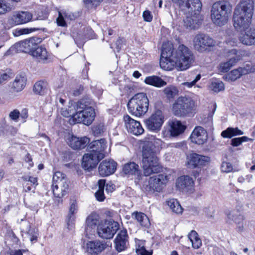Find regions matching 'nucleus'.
I'll use <instances>...</instances> for the list:
<instances>
[{
	"instance_id": "nucleus-31",
	"label": "nucleus",
	"mask_w": 255,
	"mask_h": 255,
	"mask_svg": "<svg viewBox=\"0 0 255 255\" xmlns=\"http://www.w3.org/2000/svg\"><path fill=\"white\" fill-rule=\"evenodd\" d=\"M144 82L147 85L156 88H161L167 84V83L161 77L155 75L146 77L144 80Z\"/></svg>"
},
{
	"instance_id": "nucleus-16",
	"label": "nucleus",
	"mask_w": 255,
	"mask_h": 255,
	"mask_svg": "<svg viewBox=\"0 0 255 255\" xmlns=\"http://www.w3.org/2000/svg\"><path fill=\"white\" fill-rule=\"evenodd\" d=\"M125 126L129 133L136 136L140 135L144 132V129L139 121L134 120L129 115L124 117Z\"/></svg>"
},
{
	"instance_id": "nucleus-3",
	"label": "nucleus",
	"mask_w": 255,
	"mask_h": 255,
	"mask_svg": "<svg viewBox=\"0 0 255 255\" xmlns=\"http://www.w3.org/2000/svg\"><path fill=\"white\" fill-rule=\"evenodd\" d=\"M141 153V165L145 176H149L161 171L162 166L152 142L146 141L144 143Z\"/></svg>"
},
{
	"instance_id": "nucleus-42",
	"label": "nucleus",
	"mask_w": 255,
	"mask_h": 255,
	"mask_svg": "<svg viewBox=\"0 0 255 255\" xmlns=\"http://www.w3.org/2000/svg\"><path fill=\"white\" fill-rule=\"evenodd\" d=\"M106 180L104 179H100L98 181L99 189L95 194L96 199L100 202L103 201L105 199L104 195V187Z\"/></svg>"
},
{
	"instance_id": "nucleus-25",
	"label": "nucleus",
	"mask_w": 255,
	"mask_h": 255,
	"mask_svg": "<svg viewBox=\"0 0 255 255\" xmlns=\"http://www.w3.org/2000/svg\"><path fill=\"white\" fill-rule=\"evenodd\" d=\"M27 79L23 74L16 76L14 80L9 83L10 91L12 93H18L22 91L26 84Z\"/></svg>"
},
{
	"instance_id": "nucleus-12",
	"label": "nucleus",
	"mask_w": 255,
	"mask_h": 255,
	"mask_svg": "<svg viewBox=\"0 0 255 255\" xmlns=\"http://www.w3.org/2000/svg\"><path fill=\"white\" fill-rule=\"evenodd\" d=\"M119 225L117 222L107 221L104 224L98 227V234L100 238L111 239L119 229Z\"/></svg>"
},
{
	"instance_id": "nucleus-62",
	"label": "nucleus",
	"mask_w": 255,
	"mask_h": 255,
	"mask_svg": "<svg viewBox=\"0 0 255 255\" xmlns=\"http://www.w3.org/2000/svg\"><path fill=\"white\" fill-rule=\"evenodd\" d=\"M143 17L147 22H150L152 20V15L149 10H145L143 12Z\"/></svg>"
},
{
	"instance_id": "nucleus-64",
	"label": "nucleus",
	"mask_w": 255,
	"mask_h": 255,
	"mask_svg": "<svg viewBox=\"0 0 255 255\" xmlns=\"http://www.w3.org/2000/svg\"><path fill=\"white\" fill-rule=\"evenodd\" d=\"M64 80L61 78L55 80L54 83V87L55 89H59L63 86Z\"/></svg>"
},
{
	"instance_id": "nucleus-17",
	"label": "nucleus",
	"mask_w": 255,
	"mask_h": 255,
	"mask_svg": "<svg viewBox=\"0 0 255 255\" xmlns=\"http://www.w3.org/2000/svg\"><path fill=\"white\" fill-rule=\"evenodd\" d=\"M226 56L229 59V60L220 65V70L222 72L228 71L241 59V55L236 49L228 51Z\"/></svg>"
},
{
	"instance_id": "nucleus-49",
	"label": "nucleus",
	"mask_w": 255,
	"mask_h": 255,
	"mask_svg": "<svg viewBox=\"0 0 255 255\" xmlns=\"http://www.w3.org/2000/svg\"><path fill=\"white\" fill-rule=\"evenodd\" d=\"M103 0H83L84 3L89 7H96Z\"/></svg>"
},
{
	"instance_id": "nucleus-54",
	"label": "nucleus",
	"mask_w": 255,
	"mask_h": 255,
	"mask_svg": "<svg viewBox=\"0 0 255 255\" xmlns=\"http://www.w3.org/2000/svg\"><path fill=\"white\" fill-rule=\"evenodd\" d=\"M27 235L31 242L33 243L37 241L38 234L35 229H30L27 232Z\"/></svg>"
},
{
	"instance_id": "nucleus-53",
	"label": "nucleus",
	"mask_w": 255,
	"mask_h": 255,
	"mask_svg": "<svg viewBox=\"0 0 255 255\" xmlns=\"http://www.w3.org/2000/svg\"><path fill=\"white\" fill-rule=\"evenodd\" d=\"M10 10V6L4 0H0V15Z\"/></svg>"
},
{
	"instance_id": "nucleus-45",
	"label": "nucleus",
	"mask_w": 255,
	"mask_h": 255,
	"mask_svg": "<svg viewBox=\"0 0 255 255\" xmlns=\"http://www.w3.org/2000/svg\"><path fill=\"white\" fill-rule=\"evenodd\" d=\"M68 17V14L65 11H59L58 16L56 19L57 24L59 26L64 27L66 26L65 19Z\"/></svg>"
},
{
	"instance_id": "nucleus-28",
	"label": "nucleus",
	"mask_w": 255,
	"mask_h": 255,
	"mask_svg": "<svg viewBox=\"0 0 255 255\" xmlns=\"http://www.w3.org/2000/svg\"><path fill=\"white\" fill-rule=\"evenodd\" d=\"M32 56L41 62L47 63L51 61L50 55L46 48L42 46H37L34 50L32 51Z\"/></svg>"
},
{
	"instance_id": "nucleus-11",
	"label": "nucleus",
	"mask_w": 255,
	"mask_h": 255,
	"mask_svg": "<svg viewBox=\"0 0 255 255\" xmlns=\"http://www.w3.org/2000/svg\"><path fill=\"white\" fill-rule=\"evenodd\" d=\"M40 39L36 37H32L29 39L15 43L10 49V50H15L16 52L30 53L32 55V51H34Z\"/></svg>"
},
{
	"instance_id": "nucleus-33",
	"label": "nucleus",
	"mask_w": 255,
	"mask_h": 255,
	"mask_svg": "<svg viewBox=\"0 0 255 255\" xmlns=\"http://www.w3.org/2000/svg\"><path fill=\"white\" fill-rule=\"evenodd\" d=\"M53 184L60 187L68 188V185L65 175L60 172H55L53 176Z\"/></svg>"
},
{
	"instance_id": "nucleus-37",
	"label": "nucleus",
	"mask_w": 255,
	"mask_h": 255,
	"mask_svg": "<svg viewBox=\"0 0 255 255\" xmlns=\"http://www.w3.org/2000/svg\"><path fill=\"white\" fill-rule=\"evenodd\" d=\"M243 134L244 132L238 128H228L221 132V135L224 138H231L233 136Z\"/></svg>"
},
{
	"instance_id": "nucleus-61",
	"label": "nucleus",
	"mask_w": 255,
	"mask_h": 255,
	"mask_svg": "<svg viewBox=\"0 0 255 255\" xmlns=\"http://www.w3.org/2000/svg\"><path fill=\"white\" fill-rule=\"evenodd\" d=\"M173 6L178 7L179 8L183 9L185 7L186 0H171Z\"/></svg>"
},
{
	"instance_id": "nucleus-38",
	"label": "nucleus",
	"mask_w": 255,
	"mask_h": 255,
	"mask_svg": "<svg viewBox=\"0 0 255 255\" xmlns=\"http://www.w3.org/2000/svg\"><path fill=\"white\" fill-rule=\"evenodd\" d=\"M247 72H243L242 68L239 67L238 69H234L225 76V79L228 81H234L240 78L241 76L246 75Z\"/></svg>"
},
{
	"instance_id": "nucleus-36",
	"label": "nucleus",
	"mask_w": 255,
	"mask_h": 255,
	"mask_svg": "<svg viewBox=\"0 0 255 255\" xmlns=\"http://www.w3.org/2000/svg\"><path fill=\"white\" fill-rule=\"evenodd\" d=\"M163 92L166 98L168 100H171L178 96L179 91L176 86L174 85H169L163 89Z\"/></svg>"
},
{
	"instance_id": "nucleus-34",
	"label": "nucleus",
	"mask_w": 255,
	"mask_h": 255,
	"mask_svg": "<svg viewBox=\"0 0 255 255\" xmlns=\"http://www.w3.org/2000/svg\"><path fill=\"white\" fill-rule=\"evenodd\" d=\"M48 90V83L46 81L41 80L37 82L34 85L33 91L37 94L44 95Z\"/></svg>"
},
{
	"instance_id": "nucleus-21",
	"label": "nucleus",
	"mask_w": 255,
	"mask_h": 255,
	"mask_svg": "<svg viewBox=\"0 0 255 255\" xmlns=\"http://www.w3.org/2000/svg\"><path fill=\"white\" fill-rule=\"evenodd\" d=\"M5 243L8 245L9 248V253H6L5 250H2L0 252V255H8L9 254L10 255H23V253L26 252V250H13V249H16L20 247L19 241L18 239L14 235L10 237V240H7Z\"/></svg>"
},
{
	"instance_id": "nucleus-22",
	"label": "nucleus",
	"mask_w": 255,
	"mask_h": 255,
	"mask_svg": "<svg viewBox=\"0 0 255 255\" xmlns=\"http://www.w3.org/2000/svg\"><path fill=\"white\" fill-rule=\"evenodd\" d=\"M127 231L123 229L119 231L114 240L115 248L118 252L125 251L128 245Z\"/></svg>"
},
{
	"instance_id": "nucleus-9",
	"label": "nucleus",
	"mask_w": 255,
	"mask_h": 255,
	"mask_svg": "<svg viewBox=\"0 0 255 255\" xmlns=\"http://www.w3.org/2000/svg\"><path fill=\"white\" fill-rule=\"evenodd\" d=\"M194 107V102L190 98L180 97L175 102L172 106L174 115L183 117L192 113Z\"/></svg>"
},
{
	"instance_id": "nucleus-41",
	"label": "nucleus",
	"mask_w": 255,
	"mask_h": 255,
	"mask_svg": "<svg viewBox=\"0 0 255 255\" xmlns=\"http://www.w3.org/2000/svg\"><path fill=\"white\" fill-rule=\"evenodd\" d=\"M188 238L192 243V247L194 249H198L202 246V241L196 231H192L188 235Z\"/></svg>"
},
{
	"instance_id": "nucleus-2",
	"label": "nucleus",
	"mask_w": 255,
	"mask_h": 255,
	"mask_svg": "<svg viewBox=\"0 0 255 255\" xmlns=\"http://www.w3.org/2000/svg\"><path fill=\"white\" fill-rule=\"evenodd\" d=\"M194 60L192 51L183 44L179 45L174 50L172 43L167 41L162 44L160 66L165 70L171 71L175 67L178 70L188 69Z\"/></svg>"
},
{
	"instance_id": "nucleus-23",
	"label": "nucleus",
	"mask_w": 255,
	"mask_h": 255,
	"mask_svg": "<svg viewBox=\"0 0 255 255\" xmlns=\"http://www.w3.org/2000/svg\"><path fill=\"white\" fill-rule=\"evenodd\" d=\"M190 138L192 142L199 145L202 144L207 140V132L203 128L196 127L192 132Z\"/></svg>"
},
{
	"instance_id": "nucleus-63",
	"label": "nucleus",
	"mask_w": 255,
	"mask_h": 255,
	"mask_svg": "<svg viewBox=\"0 0 255 255\" xmlns=\"http://www.w3.org/2000/svg\"><path fill=\"white\" fill-rule=\"evenodd\" d=\"M125 40L123 38H119L116 41L115 45H116V51L119 52L122 48V45L124 43Z\"/></svg>"
},
{
	"instance_id": "nucleus-18",
	"label": "nucleus",
	"mask_w": 255,
	"mask_h": 255,
	"mask_svg": "<svg viewBox=\"0 0 255 255\" xmlns=\"http://www.w3.org/2000/svg\"><path fill=\"white\" fill-rule=\"evenodd\" d=\"M68 145L73 149L84 148L90 142L86 136L78 137L73 134H69L66 138Z\"/></svg>"
},
{
	"instance_id": "nucleus-5",
	"label": "nucleus",
	"mask_w": 255,
	"mask_h": 255,
	"mask_svg": "<svg viewBox=\"0 0 255 255\" xmlns=\"http://www.w3.org/2000/svg\"><path fill=\"white\" fill-rule=\"evenodd\" d=\"M96 116L95 110L85 104L84 100L79 101L76 105V112L69 120L71 125L82 123L89 126L94 121Z\"/></svg>"
},
{
	"instance_id": "nucleus-14",
	"label": "nucleus",
	"mask_w": 255,
	"mask_h": 255,
	"mask_svg": "<svg viewBox=\"0 0 255 255\" xmlns=\"http://www.w3.org/2000/svg\"><path fill=\"white\" fill-rule=\"evenodd\" d=\"M109 247V244L104 241H90L86 244L85 252L87 255H99Z\"/></svg>"
},
{
	"instance_id": "nucleus-58",
	"label": "nucleus",
	"mask_w": 255,
	"mask_h": 255,
	"mask_svg": "<svg viewBox=\"0 0 255 255\" xmlns=\"http://www.w3.org/2000/svg\"><path fill=\"white\" fill-rule=\"evenodd\" d=\"M201 78L200 74L197 75L195 78L191 82H184L181 84L182 85L188 88H191L192 86L195 85V84Z\"/></svg>"
},
{
	"instance_id": "nucleus-50",
	"label": "nucleus",
	"mask_w": 255,
	"mask_h": 255,
	"mask_svg": "<svg viewBox=\"0 0 255 255\" xmlns=\"http://www.w3.org/2000/svg\"><path fill=\"white\" fill-rule=\"evenodd\" d=\"M226 43L229 46H235L237 45L238 40L237 38L234 37L233 34L231 33L227 37Z\"/></svg>"
},
{
	"instance_id": "nucleus-32",
	"label": "nucleus",
	"mask_w": 255,
	"mask_h": 255,
	"mask_svg": "<svg viewBox=\"0 0 255 255\" xmlns=\"http://www.w3.org/2000/svg\"><path fill=\"white\" fill-rule=\"evenodd\" d=\"M202 4L200 0H186L185 7H186L191 13H198L202 9Z\"/></svg>"
},
{
	"instance_id": "nucleus-1",
	"label": "nucleus",
	"mask_w": 255,
	"mask_h": 255,
	"mask_svg": "<svg viewBox=\"0 0 255 255\" xmlns=\"http://www.w3.org/2000/svg\"><path fill=\"white\" fill-rule=\"evenodd\" d=\"M254 11V2L252 0H242L236 7L233 22L235 29L243 32L240 41L244 45H255V28H250Z\"/></svg>"
},
{
	"instance_id": "nucleus-4",
	"label": "nucleus",
	"mask_w": 255,
	"mask_h": 255,
	"mask_svg": "<svg viewBox=\"0 0 255 255\" xmlns=\"http://www.w3.org/2000/svg\"><path fill=\"white\" fill-rule=\"evenodd\" d=\"M107 148L105 139L94 140L89 145L90 152L83 156L82 165L85 170H90L96 167L99 162L105 157V150Z\"/></svg>"
},
{
	"instance_id": "nucleus-35",
	"label": "nucleus",
	"mask_w": 255,
	"mask_h": 255,
	"mask_svg": "<svg viewBox=\"0 0 255 255\" xmlns=\"http://www.w3.org/2000/svg\"><path fill=\"white\" fill-rule=\"evenodd\" d=\"M123 171L126 174H138L139 166L134 162H129L124 165Z\"/></svg>"
},
{
	"instance_id": "nucleus-27",
	"label": "nucleus",
	"mask_w": 255,
	"mask_h": 255,
	"mask_svg": "<svg viewBox=\"0 0 255 255\" xmlns=\"http://www.w3.org/2000/svg\"><path fill=\"white\" fill-rule=\"evenodd\" d=\"M201 16L200 13H189L184 19V25L187 28L196 29L198 28L202 21Z\"/></svg>"
},
{
	"instance_id": "nucleus-20",
	"label": "nucleus",
	"mask_w": 255,
	"mask_h": 255,
	"mask_svg": "<svg viewBox=\"0 0 255 255\" xmlns=\"http://www.w3.org/2000/svg\"><path fill=\"white\" fill-rule=\"evenodd\" d=\"M194 182L193 179L188 175L181 176L176 180V187L182 191L192 193L194 190Z\"/></svg>"
},
{
	"instance_id": "nucleus-19",
	"label": "nucleus",
	"mask_w": 255,
	"mask_h": 255,
	"mask_svg": "<svg viewBox=\"0 0 255 255\" xmlns=\"http://www.w3.org/2000/svg\"><path fill=\"white\" fill-rule=\"evenodd\" d=\"M32 18V15L28 11L14 12L9 19V23L13 25L26 23L30 21Z\"/></svg>"
},
{
	"instance_id": "nucleus-6",
	"label": "nucleus",
	"mask_w": 255,
	"mask_h": 255,
	"mask_svg": "<svg viewBox=\"0 0 255 255\" xmlns=\"http://www.w3.org/2000/svg\"><path fill=\"white\" fill-rule=\"evenodd\" d=\"M231 11V6L229 2L223 0L215 2L210 11L212 22L220 27L225 25L228 21Z\"/></svg>"
},
{
	"instance_id": "nucleus-48",
	"label": "nucleus",
	"mask_w": 255,
	"mask_h": 255,
	"mask_svg": "<svg viewBox=\"0 0 255 255\" xmlns=\"http://www.w3.org/2000/svg\"><path fill=\"white\" fill-rule=\"evenodd\" d=\"M228 218L229 219H232L236 224H238V223H244L245 219L243 215L240 214L235 215L234 213H233V214H229L228 215Z\"/></svg>"
},
{
	"instance_id": "nucleus-51",
	"label": "nucleus",
	"mask_w": 255,
	"mask_h": 255,
	"mask_svg": "<svg viewBox=\"0 0 255 255\" xmlns=\"http://www.w3.org/2000/svg\"><path fill=\"white\" fill-rule=\"evenodd\" d=\"M60 113L63 117H70V118L74 115L72 108L70 107H69L68 108L61 107Z\"/></svg>"
},
{
	"instance_id": "nucleus-59",
	"label": "nucleus",
	"mask_w": 255,
	"mask_h": 255,
	"mask_svg": "<svg viewBox=\"0 0 255 255\" xmlns=\"http://www.w3.org/2000/svg\"><path fill=\"white\" fill-rule=\"evenodd\" d=\"M32 31L33 30L31 29H29L28 28L16 29L13 33L14 36H18L21 35L28 34Z\"/></svg>"
},
{
	"instance_id": "nucleus-56",
	"label": "nucleus",
	"mask_w": 255,
	"mask_h": 255,
	"mask_svg": "<svg viewBox=\"0 0 255 255\" xmlns=\"http://www.w3.org/2000/svg\"><path fill=\"white\" fill-rule=\"evenodd\" d=\"M10 78V73L5 72H0V85L5 83Z\"/></svg>"
},
{
	"instance_id": "nucleus-46",
	"label": "nucleus",
	"mask_w": 255,
	"mask_h": 255,
	"mask_svg": "<svg viewBox=\"0 0 255 255\" xmlns=\"http://www.w3.org/2000/svg\"><path fill=\"white\" fill-rule=\"evenodd\" d=\"M3 134L6 135H14L17 131L16 128L11 126L6 125L4 127Z\"/></svg>"
},
{
	"instance_id": "nucleus-57",
	"label": "nucleus",
	"mask_w": 255,
	"mask_h": 255,
	"mask_svg": "<svg viewBox=\"0 0 255 255\" xmlns=\"http://www.w3.org/2000/svg\"><path fill=\"white\" fill-rule=\"evenodd\" d=\"M93 130L95 134H101L105 131L106 128L104 125L100 124L94 127Z\"/></svg>"
},
{
	"instance_id": "nucleus-43",
	"label": "nucleus",
	"mask_w": 255,
	"mask_h": 255,
	"mask_svg": "<svg viewBox=\"0 0 255 255\" xmlns=\"http://www.w3.org/2000/svg\"><path fill=\"white\" fill-rule=\"evenodd\" d=\"M52 190L54 196L57 198H62L65 195L66 190L68 188L60 187V186L55 185L54 184H52Z\"/></svg>"
},
{
	"instance_id": "nucleus-30",
	"label": "nucleus",
	"mask_w": 255,
	"mask_h": 255,
	"mask_svg": "<svg viewBox=\"0 0 255 255\" xmlns=\"http://www.w3.org/2000/svg\"><path fill=\"white\" fill-rule=\"evenodd\" d=\"M78 205L75 201L70 202L69 212L67 217V226L69 228H72L75 221L76 216L75 214L78 212Z\"/></svg>"
},
{
	"instance_id": "nucleus-47",
	"label": "nucleus",
	"mask_w": 255,
	"mask_h": 255,
	"mask_svg": "<svg viewBox=\"0 0 255 255\" xmlns=\"http://www.w3.org/2000/svg\"><path fill=\"white\" fill-rule=\"evenodd\" d=\"M222 172L229 173L232 171H235L232 164L228 162H223L221 166Z\"/></svg>"
},
{
	"instance_id": "nucleus-39",
	"label": "nucleus",
	"mask_w": 255,
	"mask_h": 255,
	"mask_svg": "<svg viewBox=\"0 0 255 255\" xmlns=\"http://www.w3.org/2000/svg\"><path fill=\"white\" fill-rule=\"evenodd\" d=\"M166 204L173 212L176 214L182 213L183 209L176 199H169L167 200Z\"/></svg>"
},
{
	"instance_id": "nucleus-15",
	"label": "nucleus",
	"mask_w": 255,
	"mask_h": 255,
	"mask_svg": "<svg viewBox=\"0 0 255 255\" xmlns=\"http://www.w3.org/2000/svg\"><path fill=\"white\" fill-rule=\"evenodd\" d=\"M186 164L188 168H199L208 164L210 158L195 153L189 154L186 157Z\"/></svg>"
},
{
	"instance_id": "nucleus-8",
	"label": "nucleus",
	"mask_w": 255,
	"mask_h": 255,
	"mask_svg": "<svg viewBox=\"0 0 255 255\" xmlns=\"http://www.w3.org/2000/svg\"><path fill=\"white\" fill-rule=\"evenodd\" d=\"M168 180V176L165 174L154 175L144 182L142 188L147 193L160 192L166 185Z\"/></svg>"
},
{
	"instance_id": "nucleus-60",
	"label": "nucleus",
	"mask_w": 255,
	"mask_h": 255,
	"mask_svg": "<svg viewBox=\"0 0 255 255\" xmlns=\"http://www.w3.org/2000/svg\"><path fill=\"white\" fill-rule=\"evenodd\" d=\"M145 249L144 247V241L139 240H135V251L136 254L140 250Z\"/></svg>"
},
{
	"instance_id": "nucleus-26",
	"label": "nucleus",
	"mask_w": 255,
	"mask_h": 255,
	"mask_svg": "<svg viewBox=\"0 0 255 255\" xmlns=\"http://www.w3.org/2000/svg\"><path fill=\"white\" fill-rule=\"evenodd\" d=\"M169 126L170 134L173 137H176L182 134L187 128L184 123L177 120L169 121Z\"/></svg>"
},
{
	"instance_id": "nucleus-10",
	"label": "nucleus",
	"mask_w": 255,
	"mask_h": 255,
	"mask_svg": "<svg viewBox=\"0 0 255 255\" xmlns=\"http://www.w3.org/2000/svg\"><path fill=\"white\" fill-rule=\"evenodd\" d=\"M165 117L162 111H154L144 121L147 128L151 131L156 132L160 130L164 122Z\"/></svg>"
},
{
	"instance_id": "nucleus-7",
	"label": "nucleus",
	"mask_w": 255,
	"mask_h": 255,
	"mask_svg": "<svg viewBox=\"0 0 255 255\" xmlns=\"http://www.w3.org/2000/svg\"><path fill=\"white\" fill-rule=\"evenodd\" d=\"M127 107L128 112L132 116L141 118L148 110L149 100L145 93L134 95L128 102Z\"/></svg>"
},
{
	"instance_id": "nucleus-52",
	"label": "nucleus",
	"mask_w": 255,
	"mask_h": 255,
	"mask_svg": "<svg viewBox=\"0 0 255 255\" xmlns=\"http://www.w3.org/2000/svg\"><path fill=\"white\" fill-rule=\"evenodd\" d=\"M241 68H242V71L243 72H247V73H246V75L252 72H254L255 71V66L251 62H248L246 63L244 67Z\"/></svg>"
},
{
	"instance_id": "nucleus-44",
	"label": "nucleus",
	"mask_w": 255,
	"mask_h": 255,
	"mask_svg": "<svg viewBox=\"0 0 255 255\" xmlns=\"http://www.w3.org/2000/svg\"><path fill=\"white\" fill-rule=\"evenodd\" d=\"M210 88L215 92H219L224 89V84L222 81L216 80L212 81Z\"/></svg>"
},
{
	"instance_id": "nucleus-55",
	"label": "nucleus",
	"mask_w": 255,
	"mask_h": 255,
	"mask_svg": "<svg viewBox=\"0 0 255 255\" xmlns=\"http://www.w3.org/2000/svg\"><path fill=\"white\" fill-rule=\"evenodd\" d=\"M20 117V112L17 109H14L9 114V118L14 122H17Z\"/></svg>"
},
{
	"instance_id": "nucleus-13",
	"label": "nucleus",
	"mask_w": 255,
	"mask_h": 255,
	"mask_svg": "<svg viewBox=\"0 0 255 255\" xmlns=\"http://www.w3.org/2000/svg\"><path fill=\"white\" fill-rule=\"evenodd\" d=\"M193 42L195 49L199 51H203L208 47H213L215 45V40L208 35L204 33L196 35Z\"/></svg>"
},
{
	"instance_id": "nucleus-29",
	"label": "nucleus",
	"mask_w": 255,
	"mask_h": 255,
	"mask_svg": "<svg viewBox=\"0 0 255 255\" xmlns=\"http://www.w3.org/2000/svg\"><path fill=\"white\" fill-rule=\"evenodd\" d=\"M101 220L99 215L95 213H92L87 218L86 221V232H92V230L95 229L98 225H100Z\"/></svg>"
},
{
	"instance_id": "nucleus-40",
	"label": "nucleus",
	"mask_w": 255,
	"mask_h": 255,
	"mask_svg": "<svg viewBox=\"0 0 255 255\" xmlns=\"http://www.w3.org/2000/svg\"><path fill=\"white\" fill-rule=\"evenodd\" d=\"M136 221L141 226L147 227L150 225V222L147 216L144 213L139 212L134 213L132 214Z\"/></svg>"
},
{
	"instance_id": "nucleus-24",
	"label": "nucleus",
	"mask_w": 255,
	"mask_h": 255,
	"mask_svg": "<svg viewBox=\"0 0 255 255\" xmlns=\"http://www.w3.org/2000/svg\"><path fill=\"white\" fill-rule=\"evenodd\" d=\"M117 169V163L113 160H103L99 165V172L102 176H107L113 174Z\"/></svg>"
}]
</instances>
